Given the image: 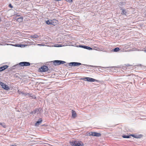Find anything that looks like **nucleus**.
<instances>
[{"instance_id": "obj_2", "label": "nucleus", "mask_w": 146, "mask_h": 146, "mask_svg": "<svg viewBox=\"0 0 146 146\" xmlns=\"http://www.w3.org/2000/svg\"><path fill=\"white\" fill-rule=\"evenodd\" d=\"M43 111L42 109L40 108H36L33 110V111L30 112V114L34 115L36 113L37 114H40Z\"/></svg>"}, {"instance_id": "obj_3", "label": "nucleus", "mask_w": 146, "mask_h": 146, "mask_svg": "<svg viewBox=\"0 0 146 146\" xmlns=\"http://www.w3.org/2000/svg\"><path fill=\"white\" fill-rule=\"evenodd\" d=\"M80 79L91 82H94V81H98V80H96L94 79L91 78L87 77H86L83 78H81Z\"/></svg>"}, {"instance_id": "obj_26", "label": "nucleus", "mask_w": 146, "mask_h": 146, "mask_svg": "<svg viewBox=\"0 0 146 146\" xmlns=\"http://www.w3.org/2000/svg\"><path fill=\"white\" fill-rule=\"evenodd\" d=\"M83 65H84L85 66H88V67H99V66H92V65H87V64H83Z\"/></svg>"}, {"instance_id": "obj_14", "label": "nucleus", "mask_w": 146, "mask_h": 146, "mask_svg": "<svg viewBox=\"0 0 146 146\" xmlns=\"http://www.w3.org/2000/svg\"><path fill=\"white\" fill-rule=\"evenodd\" d=\"M46 23L48 25H55L54 24H52V21L48 20L46 21Z\"/></svg>"}, {"instance_id": "obj_13", "label": "nucleus", "mask_w": 146, "mask_h": 146, "mask_svg": "<svg viewBox=\"0 0 146 146\" xmlns=\"http://www.w3.org/2000/svg\"><path fill=\"white\" fill-rule=\"evenodd\" d=\"M72 117L73 118H75L76 116V111L74 110H72Z\"/></svg>"}, {"instance_id": "obj_16", "label": "nucleus", "mask_w": 146, "mask_h": 146, "mask_svg": "<svg viewBox=\"0 0 146 146\" xmlns=\"http://www.w3.org/2000/svg\"><path fill=\"white\" fill-rule=\"evenodd\" d=\"M142 137V135L141 134L140 135H135V138L137 139H139L141 138Z\"/></svg>"}, {"instance_id": "obj_12", "label": "nucleus", "mask_w": 146, "mask_h": 146, "mask_svg": "<svg viewBox=\"0 0 146 146\" xmlns=\"http://www.w3.org/2000/svg\"><path fill=\"white\" fill-rule=\"evenodd\" d=\"M8 67V66L7 65H5L0 67V72L5 70Z\"/></svg>"}, {"instance_id": "obj_8", "label": "nucleus", "mask_w": 146, "mask_h": 146, "mask_svg": "<svg viewBox=\"0 0 146 146\" xmlns=\"http://www.w3.org/2000/svg\"><path fill=\"white\" fill-rule=\"evenodd\" d=\"M20 65L21 66H28L30 65V63L27 62H20Z\"/></svg>"}, {"instance_id": "obj_5", "label": "nucleus", "mask_w": 146, "mask_h": 146, "mask_svg": "<svg viewBox=\"0 0 146 146\" xmlns=\"http://www.w3.org/2000/svg\"><path fill=\"white\" fill-rule=\"evenodd\" d=\"M88 135L90 136H92L96 137H100L101 136V133L95 132H90L88 133Z\"/></svg>"}, {"instance_id": "obj_6", "label": "nucleus", "mask_w": 146, "mask_h": 146, "mask_svg": "<svg viewBox=\"0 0 146 146\" xmlns=\"http://www.w3.org/2000/svg\"><path fill=\"white\" fill-rule=\"evenodd\" d=\"M0 84L2 86V88L4 90H9V88L8 86L6 85L5 84H4L3 82H0Z\"/></svg>"}, {"instance_id": "obj_19", "label": "nucleus", "mask_w": 146, "mask_h": 146, "mask_svg": "<svg viewBox=\"0 0 146 146\" xmlns=\"http://www.w3.org/2000/svg\"><path fill=\"white\" fill-rule=\"evenodd\" d=\"M119 50V47H116L113 49V51L114 52H117Z\"/></svg>"}, {"instance_id": "obj_22", "label": "nucleus", "mask_w": 146, "mask_h": 146, "mask_svg": "<svg viewBox=\"0 0 146 146\" xmlns=\"http://www.w3.org/2000/svg\"><path fill=\"white\" fill-rule=\"evenodd\" d=\"M86 46H84L82 45H78L77 47H81L85 49L86 47Z\"/></svg>"}, {"instance_id": "obj_30", "label": "nucleus", "mask_w": 146, "mask_h": 146, "mask_svg": "<svg viewBox=\"0 0 146 146\" xmlns=\"http://www.w3.org/2000/svg\"><path fill=\"white\" fill-rule=\"evenodd\" d=\"M9 7L11 8H13V6L11 4H9Z\"/></svg>"}, {"instance_id": "obj_1", "label": "nucleus", "mask_w": 146, "mask_h": 146, "mask_svg": "<svg viewBox=\"0 0 146 146\" xmlns=\"http://www.w3.org/2000/svg\"><path fill=\"white\" fill-rule=\"evenodd\" d=\"M72 146H84L83 143L81 141L72 140L70 142Z\"/></svg>"}, {"instance_id": "obj_32", "label": "nucleus", "mask_w": 146, "mask_h": 146, "mask_svg": "<svg viewBox=\"0 0 146 146\" xmlns=\"http://www.w3.org/2000/svg\"><path fill=\"white\" fill-rule=\"evenodd\" d=\"M143 51H144L146 53V47L143 49Z\"/></svg>"}, {"instance_id": "obj_20", "label": "nucleus", "mask_w": 146, "mask_h": 146, "mask_svg": "<svg viewBox=\"0 0 146 146\" xmlns=\"http://www.w3.org/2000/svg\"><path fill=\"white\" fill-rule=\"evenodd\" d=\"M24 46V45H22V44H14V46L16 47H21L22 46Z\"/></svg>"}, {"instance_id": "obj_10", "label": "nucleus", "mask_w": 146, "mask_h": 146, "mask_svg": "<svg viewBox=\"0 0 146 146\" xmlns=\"http://www.w3.org/2000/svg\"><path fill=\"white\" fill-rule=\"evenodd\" d=\"M42 119L41 118H40L36 123L35 125L36 126L38 127L40 125V123H41L42 122Z\"/></svg>"}, {"instance_id": "obj_25", "label": "nucleus", "mask_w": 146, "mask_h": 146, "mask_svg": "<svg viewBox=\"0 0 146 146\" xmlns=\"http://www.w3.org/2000/svg\"><path fill=\"white\" fill-rule=\"evenodd\" d=\"M0 125L4 128H6V125L4 123H0Z\"/></svg>"}, {"instance_id": "obj_28", "label": "nucleus", "mask_w": 146, "mask_h": 146, "mask_svg": "<svg viewBox=\"0 0 146 146\" xmlns=\"http://www.w3.org/2000/svg\"><path fill=\"white\" fill-rule=\"evenodd\" d=\"M85 49L88 50H92V48L90 47L87 46H86V48Z\"/></svg>"}, {"instance_id": "obj_24", "label": "nucleus", "mask_w": 146, "mask_h": 146, "mask_svg": "<svg viewBox=\"0 0 146 146\" xmlns=\"http://www.w3.org/2000/svg\"><path fill=\"white\" fill-rule=\"evenodd\" d=\"M23 18L22 17H20L18 18L17 19V21L19 22H21L22 21Z\"/></svg>"}, {"instance_id": "obj_18", "label": "nucleus", "mask_w": 146, "mask_h": 146, "mask_svg": "<svg viewBox=\"0 0 146 146\" xmlns=\"http://www.w3.org/2000/svg\"><path fill=\"white\" fill-rule=\"evenodd\" d=\"M122 137L124 138H129L130 137V135H122Z\"/></svg>"}, {"instance_id": "obj_38", "label": "nucleus", "mask_w": 146, "mask_h": 146, "mask_svg": "<svg viewBox=\"0 0 146 146\" xmlns=\"http://www.w3.org/2000/svg\"><path fill=\"white\" fill-rule=\"evenodd\" d=\"M17 77V76H15V77Z\"/></svg>"}, {"instance_id": "obj_39", "label": "nucleus", "mask_w": 146, "mask_h": 146, "mask_svg": "<svg viewBox=\"0 0 146 146\" xmlns=\"http://www.w3.org/2000/svg\"><path fill=\"white\" fill-rule=\"evenodd\" d=\"M53 23H54V22L53 21H52V24H53Z\"/></svg>"}, {"instance_id": "obj_35", "label": "nucleus", "mask_w": 146, "mask_h": 146, "mask_svg": "<svg viewBox=\"0 0 146 146\" xmlns=\"http://www.w3.org/2000/svg\"><path fill=\"white\" fill-rule=\"evenodd\" d=\"M10 146H16V145H11Z\"/></svg>"}, {"instance_id": "obj_21", "label": "nucleus", "mask_w": 146, "mask_h": 146, "mask_svg": "<svg viewBox=\"0 0 146 146\" xmlns=\"http://www.w3.org/2000/svg\"><path fill=\"white\" fill-rule=\"evenodd\" d=\"M18 92L19 94H22V95H24V96H25V92H23L19 90H18Z\"/></svg>"}, {"instance_id": "obj_4", "label": "nucleus", "mask_w": 146, "mask_h": 146, "mask_svg": "<svg viewBox=\"0 0 146 146\" xmlns=\"http://www.w3.org/2000/svg\"><path fill=\"white\" fill-rule=\"evenodd\" d=\"M52 62L55 65H58L66 63L65 61L61 60H55Z\"/></svg>"}, {"instance_id": "obj_31", "label": "nucleus", "mask_w": 146, "mask_h": 146, "mask_svg": "<svg viewBox=\"0 0 146 146\" xmlns=\"http://www.w3.org/2000/svg\"><path fill=\"white\" fill-rule=\"evenodd\" d=\"M130 135V137L131 136L135 138V135H134V134H131V135Z\"/></svg>"}, {"instance_id": "obj_11", "label": "nucleus", "mask_w": 146, "mask_h": 146, "mask_svg": "<svg viewBox=\"0 0 146 146\" xmlns=\"http://www.w3.org/2000/svg\"><path fill=\"white\" fill-rule=\"evenodd\" d=\"M21 65L20 63L19 64H16L13 66L14 68H15L17 70H20L21 68Z\"/></svg>"}, {"instance_id": "obj_37", "label": "nucleus", "mask_w": 146, "mask_h": 146, "mask_svg": "<svg viewBox=\"0 0 146 146\" xmlns=\"http://www.w3.org/2000/svg\"><path fill=\"white\" fill-rule=\"evenodd\" d=\"M55 0L56 1H60V0Z\"/></svg>"}, {"instance_id": "obj_29", "label": "nucleus", "mask_w": 146, "mask_h": 146, "mask_svg": "<svg viewBox=\"0 0 146 146\" xmlns=\"http://www.w3.org/2000/svg\"><path fill=\"white\" fill-rule=\"evenodd\" d=\"M31 94L30 93H27L25 92V96H28V97H30V95H31Z\"/></svg>"}, {"instance_id": "obj_27", "label": "nucleus", "mask_w": 146, "mask_h": 146, "mask_svg": "<svg viewBox=\"0 0 146 146\" xmlns=\"http://www.w3.org/2000/svg\"><path fill=\"white\" fill-rule=\"evenodd\" d=\"M31 37L33 38H36L38 37V36L37 35H31Z\"/></svg>"}, {"instance_id": "obj_7", "label": "nucleus", "mask_w": 146, "mask_h": 146, "mask_svg": "<svg viewBox=\"0 0 146 146\" xmlns=\"http://www.w3.org/2000/svg\"><path fill=\"white\" fill-rule=\"evenodd\" d=\"M40 70L41 72H46L49 69L47 66L44 65L42 66L40 68Z\"/></svg>"}, {"instance_id": "obj_34", "label": "nucleus", "mask_w": 146, "mask_h": 146, "mask_svg": "<svg viewBox=\"0 0 146 146\" xmlns=\"http://www.w3.org/2000/svg\"><path fill=\"white\" fill-rule=\"evenodd\" d=\"M58 46H56L57 47H61L62 46L61 45V44H58Z\"/></svg>"}, {"instance_id": "obj_23", "label": "nucleus", "mask_w": 146, "mask_h": 146, "mask_svg": "<svg viewBox=\"0 0 146 146\" xmlns=\"http://www.w3.org/2000/svg\"><path fill=\"white\" fill-rule=\"evenodd\" d=\"M82 64L80 63L75 62V66H78Z\"/></svg>"}, {"instance_id": "obj_36", "label": "nucleus", "mask_w": 146, "mask_h": 146, "mask_svg": "<svg viewBox=\"0 0 146 146\" xmlns=\"http://www.w3.org/2000/svg\"><path fill=\"white\" fill-rule=\"evenodd\" d=\"M1 18L0 17V22H1Z\"/></svg>"}, {"instance_id": "obj_9", "label": "nucleus", "mask_w": 146, "mask_h": 146, "mask_svg": "<svg viewBox=\"0 0 146 146\" xmlns=\"http://www.w3.org/2000/svg\"><path fill=\"white\" fill-rule=\"evenodd\" d=\"M121 10L122 11L121 14L122 15H124L125 16H127L128 13H127V11L126 10V9L123 8H121Z\"/></svg>"}, {"instance_id": "obj_17", "label": "nucleus", "mask_w": 146, "mask_h": 146, "mask_svg": "<svg viewBox=\"0 0 146 146\" xmlns=\"http://www.w3.org/2000/svg\"><path fill=\"white\" fill-rule=\"evenodd\" d=\"M30 97H31L32 99H35L36 98V96L35 95H33L31 93V94Z\"/></svg>"}, {"instance_id": "obj_15", "label": "nucleus", "mask_w": 146, "mask_h": 146, "mask_svg": "<svg viewBox=\"0 0 146 146\" xmlns=\"http://www.w3.org/2000/svg\"><path fill=\"white\" fill-rule=\"evenodd\" d=\"M69 66H75V62H71L68 63Z\"/></svg>"}, {"instance_id": "obj_33", "label": "nucleus", "mask_w": 146, "mask_h": 146, "mask_svg": "<svg viewBox=\"0 0 146 146\" xmlns=\"http://www.w3.org/2000/svg\"><path fill=\"white\" fill-rule=\"evenodd\" d=\"M112 67H104V68H112Z\"/></svg>"}]
</instances>
